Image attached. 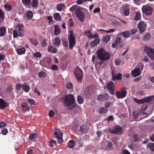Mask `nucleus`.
I'll list each match as a JSON object with an SVG mask.
<instances>
[{
	"label": "nucleus",
	"instance_id": "f257e3e1",
	"mask_svg": "<svg viewBox=\"0 0 154 154\" xmlns=\"http://www.w3.org/2000/svg\"><path fill=\"white\" fill-rule=\"evenodd\" d=\"M98 59L101 61H105L108 60L110 58V54L106 51L103 48L98 49L97 51Z\"/></svg>",
	"mask_w": 154,
	"mask_h": 154
},
{
	"label": "nucleus",
	"instance_id": "f03ea898",
	"mask_svg": "<svg viewBox=\"0 0 154 154\" xmlns=\"http://www.w3.org/2000/svg\"><path fill=\"white\" fill-rule=\"evenodd\" d=\"M24 26L20 23L18 24L16 26V29L13 31V36L14 38L18 36L21 37L24 35L25 31L24 30Z\"/></svg>",
	"mask_w": 154,
	"mask_h": 154
},
{
	"label": "nucleus",
	"instance_id": "7ed1b4c3",
	"mask_svg": "<svg viewBox=\"0 0 154 154\" xmlns=\"http://www.w3.org/2000/svg\"><path fill=\"white\" fill-rule=\"evenodd\" d=\"M74 98L72 94H69L65 96L64 100V104L65 106L68 107L74 105Z\"/></svg>",
	"mask_w": 154,
	"mask_h": 154
},
{
	"label": "nucleus",
	"instance_id": "20e7f679",
	"mask_svg": "<svg viewBox=\"0 0 154 154\" xmlns=\"http://www.w3.org/2000/svg\"><path fill=\"white\" fill-rule=\"evenodd\" d=\"M143 64L141 63H140L132 71V76L136 77L140 75L143 70Z\"/></svg>",
	"mask_w": 154,
	"mask_h": 154
},
{
	"label": "nucleus",
	"instance_id": "39448f33",
	"mask_svg": "<svg viewBox=\"0 0 154 154\" xmlns=\"http://www.w3.org/2000/svg\"><path fill=\"white\" fill-rule=\"evenodd\" d=\"M75 75L78 82L79 83H81L82 79L83 77L82 70L79 67H77L75 70Z\"/></svg>",
	"mask_w": 154,
	"mask_h": 154
},
{
	"label": "nucleus",
	"instance_id": "423d86ee",
	"mask_svg": "<svg viewBox=\"0 0 154 154\" xmlns=\"http://www.w3.org/2000/svg\"><path fill=\"white\" fill-rule=\"evenodd\" d=\"M144 51L151 59H154V50L147 46H145Z\"/></svg>",
	"mask_w": 154,
	"mask_h": 154
},
{
	"label": "nucleus",
	"instance_id": "0eeeda50",
	"mask_svg": "<svg viewBox=\"0 0 154 154\" xmlns=\"http://www.w3.org/2000/svg\"><path fill=\"white\" fill-rule=\"evenodd\" d=\"M54 136L57 139V141L59 143H60L63 142L62 134L60 130L57 129H54Z\"/></svg>",
	"mask_w": 154,
	"mask_h": 154
},
{
	"label": "nucleus",
	"instance_id": "6e6552de",
	"mask_svg": "<svg viewBox=\"0 0 154 154\" xmlns=\"http://www.w3.org/2000/svg\"><path fill=\"white\" fill-rule=\"evenodd\" d=\"M142 9L143 13L147 16L151 15L152 12V8L147 5L143 6Z\"/></svg>",
	"mask_w": 154,
	"mask_h": 154
},
{
	"label": "nucleus",
	"instance_id": "1a4fd4ad",
	"mask_svg": "<svg viewBox=\"0 0 154 154\" xmlns=\"http://www.w3.org/2000/svg\"><path fill=\"white\" fill-rule=\"evenodd\" d=\"M70 34L69 38V47L70 49H72L75 44V37L72 31L70 32Z\"/></svg>",
	"mask_w": 154,
	"mask_h": 154
},
{
	"label": "nucleus",
	"instance_id": "9d476101",
	"mask_svg": "<svg viewBox=\"0 0 154 154\" xmlns=\"http://www.w3.org/2000/svg\"><path fill=\"white\" fill-rule=\"evenodd\" d=\"M123 131L122 128L120 126L116 125L112 129L109 130V132L112 134H119L122 133Z\"/></svg>",
	"mask_w": 154,
	"mask_h": 154
},
{
	"label": "nucleus",
	"instance_id": "9b49d317",
	"mask_svg": "<svg viewBox=\"0 0 154 154\" xmlns=\"http://www.w3.org/2000/svg\"><path fill=\"white\" fill-rule=\"evenodd\" d=\"M112 78L113 81L116 80H119L121 79L122 78V74L119 73L117 72L115 70H114L112 72Z\"/></svg>",
	"mask_w": 154,
	"mask_h": 154
},
{
	"label": "nucleus",
	"instance_id": "f8f14e48",
	"mask_svg": "<svg viewBox=\"0 0 154 154\" xmlns=\"http://www.w3.org/2000/svg\"><path fill=\"white\" fill-rule=\"evenodd\" d=\"M116 96L119 99L124 97L126 95V92L125 88L122 89L120 91H117L115 93Z\"/></svg>",
	"mask_w": 154,
	"mask_h": 154
},
{
	"label": "nucleus",
	"instance_id": "ddd939ff",
	"mask_svg": "<svg viewBox=\"0 0 154 154\" xmlns=\"http://www.w3.org/2000/svg\"><path fill=\"white\" fill-rule=\"evenodd\" d=\"M81 9H77L75 14L79 19L82 22H83L84 21L85 15L84 13L81 11Z\"/></svg>",
	"mask_w": 154,
	"mask_h": 154
},
{
	"label": "nucleus",
	"instance_id": "4468645a",
	"mask_svg": "<svg viewBox=\"0 0 154 154\" xmlns=\"http://www.w3.org/2000/svg\"><path fill=\"white\" fill-rule=\"evenodd\" d=\"M147 26V24L143 21L140 22L138 24V27L140 33L143 32Z\"/></svg>",
	"mask_w": 154,
	"mask_h": 154
},
{
	"label": "nucleus",
	"instance_id": "2eb2a0df",
	"mask_svg": "<svg viewBox=\"0 0 154 154\" xmlns=\"http://www.w3.org/2000/svg\"><path fill=\"white\" fill-rule=\"evenodd\" d=\"M109 98V95L107 94H99L97 97V100L100 101H104L108 100Z\"/></svg>",
	"mask_w": 154,
	"mask_h": 154
},
{
	"label": "nucleus",
	"instance_id": "dca6fc26",
	"mask_svg": "<svg viewBox=\"0 0 154 154\" xmlns=\"http://www.w3.org/2000/svg\"><path fill=\"white\" fill-rule=\"evenodd\" d=\"M115 84L112 82H108L106 85V88L110 91H112L114 89Z\"/></svg>",
	"mask_w": 154,
	"mask_h": 154
},
{
	"label": "nucleus",
	"instance_id": "f3484780",
	"mask_svg": "<svg viewBox=\"0 0 154 154\" xmlns=\"http://www.w3.org/2000/svg\"><path fill=\"white\" fill-rule=\"evenodd\" d=\"M80 129L82 133H85L87 132L88 131L89 128L87 125L85 124L81 126Z\"/></svg>",
	"mask_w": 154,
	"mask_h": 154
},
{
	"label": "nucleus",
	"instance_id": "a211bd4d",
	"mask_svg": "<svg viewBox=\"0 0 154 154\" xmlns=\"http://www.w3.org/2000/svg\"><path fill=\"white\" fill-rule=\"evenodd\" d=\"M21 107L22 110L24 112L28 111L30 109L29 107V106L27 104L25 103H23L21 104Z\"/></svg>",
	"mask_w": 154,
	"mask_h": 154
},
{
	"label": "nucleus",
	"instance_id": "6ab92c4d",
	"mask_svg": "<svg viewBox=\"0 0 154 154\" xmlns=\"http://www.w3.org/2000/svg\"><path fill=\"white\" fill-rule=\"evenodd\" d=\"M66 8L65 5L63 3H60L57 5L56 6L57 10L59 11H63Z\"/></svg>",
	"mask_w": 154,
	"mask_h": 154
},
{
	"label": "nucleus",
	"instance_id": "aec40b11",
	"mask_svg": "<svg viewBox=\"0 0 154 154\" xmlns=\"http://www.w3.org/2000/svg\"><path fill=\"white\" fill-rule=\"evenodd\" d=\"M26 51V50L24 48H19L17 50V53L20 55L24 54Z\"/></svg>",
	"mask_w": 154,
	"mask_h": 154
},
{
	"label": "nucleus",
	"instance_id": "412c9836",
	"mask_svg": "<svg viewBox=\"0 0 154 154\" xmlns=\"http://www.w3.org/2000/svg\"><path fill=\"white\" fill-rule=\"evenodd\" d=\"M7 106V103L4 100L2 99H0V108L2 109H3Z\"/></svg>",
	"mask_w": 154,
	"mask_h": 154
},
{
	"label": "nucleus",
	"instance_id": "4be33fe9",
	"mask_svg": "<svg viewBox=\"0 0 154 154\" xmlns=\"http://www.w3.org/2000/svg\"><path fill=\"white\" fill-rule=\"evenodd\" d=\"M6 32V28L5 26H2L0 27V36L1 37L3 36L5 34Z\"/></svg>",
	"mask_w": 154,
	"mask_h": 154
},
{
	"label": "nucleus",
	"instance_id": "5701e85b",
	"mask_svg": "<svg viewBox=\"0 0 154 154\" xmlns=\"http://www.w3.org/2000/svg\"><path fill=\"white\" fill-rule=\"evenodd\" d=\"M81 8L79 6H78L77 5H74L70 8L69 11L72 12L75 11V13L77 9L79 10V9H81Z\"/></svg>",
	"mask_w": 154,
	"mask_h": 154
},
{
	"label": "nucleus",
	"instance_id": "b1692460",
	"mask_svg": "<svg viewBox=\"0 0 154 154\" xmlns=\"http://www.w3.org/2000/svg\"><path fill=\"white\" fill-rule=\"evenodd\" d=\"M123 10L124 11V14L125 16H128L129 15L130 13V8L128 6H125L124 7Z\"/></svg>",
	"mask_w": 154,
	"mask_h": 154
},
{
	"label": "nucleus",
	"instance_id": "393cba45",
	"mask_svg": "<svg viewBox=\"0 0 154 154\" xmlns=\"http://www.w3.org/2000/svg\"><path fill=\"white\" fill-rule=\"evenodd\" d=\"M151 97H148L143 99H141L142 104L148 103L151 100Z\"/></svg>",
	"mask_w": 154,
	"mask_h": 154
},
{
	"label": "nucleus",
	"instance_id": "a878e982",
	"mask_svg": "<svg viewBox=\"0 0 154 154\" xmlns=\"http://www.w3.org/2000/svg\"><path fill=\"white\" fill-rule=\"evenodd\" d=\"M54 19L56 21H60L61 20V18L60 14L58 13H55L53 15Z\"/></svg>",
	"mask_w": 154,
	"mask_h": 154
},
{
	"label": "nucleus",
	"instance_id": "bb28decb",
	"mask_svg": "<svg viewBox=\"0 0 154 154\" xmlns=\"http://www.w3.org/2000/svg\"><path fill=\"white\" fill-rule=\"evenodd\" d=\"M100 41V40L98 38L95 39L91 42V45L92 46H94L98 44Z\"/></svg>",
	"mask_w": 154,
	"mask_h": 154
},
{
	"label": "nucleus",
	"instance_id": "cd10ccee",
	"mask_svg": "<svg viewBox=\"0 0 154 154\" xmlns=\"http://www.w3.org/2000/svg\"><path fill=\"white\" fill-rule=\"evenodd\" d=\"M107 146L106 147L105 149L106 150H110L112 149L113 144L112 142H109L108 143Z\"/></svg>",
	"mask_w": 154,
	"mask_h": 154
},
{
	"label": "nucleus",
	"instance_id": "c85d7f7f",
	"mask_svg": "<svg viewBox=\"0 0 154 154\" xmlns=\"http://www.w3.org/2000/svg\"><path fill=\"white\" fill-rule=\"evenodd\" d=\"M48 51H51L53 53H55L57 51V49L54 47L50 46L48 48Z\"/></svg>",
	"mask_w": 154,
	"mask_h": 154
},
{
	"label": "nucleus",
	"instance_id": "c756f323",
	"mask_svg": "<svg viewBox=\"0 0 154 154\" xmlns=\"http://www.w3.org/2000/svg\"><path fill=\"white\" fill-rule=\"evenodd\" d=\"M68 147L70 148H72L75 146V142L73 140H70L68 143Z\"/></svg>",
	"mask_w": 154,
	"mask_h": 154
},
{
	"label": "nucleus",
	"instance_id": "7c9ffc66",
	"mask_svg": "<svg viewBox=\"0 0 154 154\" xmlns=\"http://www.w3.org/2000/svg\"><path fill=\"white\" fill-rule=\"evenodd\" d=\"M26 14L27 17L29 19H31L33 16V13L31 11H28L26 12Z\"/></svg>",
	"mask_w": 154,
	"mask_h": 154
},
{
	"label": "nucleus",
	"instance_id": "2f4dec72",
	"mask_svg": "<svg viewBox=\"0 0 154 154\" xmlns=\"http://www.w3.org/2000/svg\"><path fill=\"white\" fill-rule=\"evenodd\" d=\"M38 3L37 0H32L31 2V5L35 8L37 7Z\"/></svg>",
	"mask_w": 154,
	"mask_h": 154
},
{
	"label": "nucleus",
	"instance_id": "473e14b6",
	"mask_svg": "<svg viewBox=\"0 0 154 154\" xmlns=\"http://www.w3.org/2000/svg\"><path fill=\"white\" fill-rule=\"evenodd\" d=\"M141 18V14L140 12H137L134 18V19L136 20H140Z\"/></svg>",
	"mask_w": 154,
	"mask_h": 154
},
{
	"label": "nucleus",
	"instance_id": "72a5a7b5",
	"mask_svg": "<svg viewBox=\"0 0 154 154\" xmlns=\"http://www.w3.org/2000/svg\"><path fill=\"white\" fill-rule=\"evenodd\" d=\"M90 30H87L85 31L84 32V34L86 35L89 38H91L92 37V34Z\"/></svg>",
	"mask_w": 154,
	"mask_h": 154
},
{
	"label": "nucleus",
	"instance_id": "f704fd0d",
	"mask_svg": "<svg viewBox=\"0 0 154 154\" xmlns=\"http://www.w3.org/2000/svg\"><path fill=\"white\" fill-rule=\"evenodd\" d=\"M107 109L105 107H102L100 108L99 109V112L100 114H101L103 113H106L107 112Z\"/></svg>",
	"mask_w": 154,
	"mask_h": 154
},
{
	"label": "nucleus",
	"instance_id": "c9c22d12",
	"mask_svg": "<svg viewBox=\"0 0 154 154\" xmlns=\"http://www.w3.org/2000/svg\"><path fill=\"white\" fill-rule=\"evenodd\" d=\"M60 32V30L58 26H55L54 33L56 35H58Z\"/></svg>",
	"mask_w": 154,
	"mask_h": 154
},
{
	"label": "nucleus",
	"instance_id": "e433bc0d",
	"mask_svg": "<svg viewBox=\"0 0 154 154\" xmlns=\"http://www.w3.org/2000/svg\"><path fill=\"white\" fill-rule=\"evenodd\" d=\"M22 88L26 92H29V87L26 84H23L22 85Z\"/></svg>",
	"mask_w": 154,
	"mask_h": 154
},
{
	"label": "nucleus",
	"instance_id": "4c0bfd02",
	"mask_svg": "<svg viewBox=\"0 0 154 154\" xmlns=\"http://www.w3.org/2000/svg\"><path fill=\"white\" fill-rule=\"evenodd\" d=\"M37 134L35 133L31 134L29 136V139L31 140H33L37 137Z\"/></svg>",
	"mask_w": 154,
	"mask_h": 154
},
{
	"label": "nucleus",
	"instance_id": "58836bf2",
	"mask_svg": "<svg viewBox=\"0 0 154 154\" xmlns=\"http://www.w3.org/2000/svg\"><path fill=\"white\" fill-rule=\"evenodd\" d=\"M4 7L5 10L7 11H10L12 8L11 6L8 4H5L4 5Z\"/></svg>",
	"mask_w": 154,
	"mask_h": 154
},
{
	"label": "nucleus",
	"instance_id": "ea45409f",
	"mask_svg": "<svg viewBox=\"0 0 154 154\" xmlns=\"http://www.w3.org/2000/svg\"><path fill=\"white\" fill-rule=\"evenodd\" d=\"M123 36L125 38H128L130 36V33L129 31H125L123 32Z\"/></svg>",
	"mask_w": 154,
	"mask_h": 154
},
{
	"label": "nucleus",
	"instance_id": "a19ab883",
	"mask_svg": "<svg viewBox=\"0 0 154 154\" xmlns=\"http://www.w3.org/2000/svg\"><path fill=\"white\" fill-rule=\"evenodd\" d=\"M22 2L26 6L30 5L31 0H22Z\"/></svg>",
	"mask_w": 154,
	"mask_h": 154
},
{
	"label": "nucleus",
	"instance_id": "79ce46f5",
	"mask_svg": "<svg viewBox=\"0 0 154 154\" xmlns=\"http://www.w3.org/2000/svg\"><path fill=\"white\" fill-rule=\"evenodd\" d=\"M60 40L58 38H56L55 39V42H54V44L55 45L57 46L60 43Z\"/></svg>",
	"mask_w": 154,
	"mask_h": 154
},
{
	"label": "nucleus",
	"instance_id": "37998d69",
	"mask_svg": "<svg viewBox=\"0 0 154 154\" xmlns=\"http://www.w3.org/2000/svg\"><path fill=\"white\" fill-rule=\"evenodd\" d=\"M148 147L152 151H154V143H149L147 145Z\"/></svg>",
	"mask_w": 154,
	"mask_h": 154
},
{
	"label": "nucleus",
	"instance_id": "c03bdc74",
	"mask_svg": "<svg viewBox=\"0 0 154 154\" xmlns=\"http://www.w3.org/2000/svg\"><path fill=\"white\" fill-rule=\"evenodd\" d=\"M150 38V35L149 33L148 32L143 36V39L145 40H147L149 39Z\"/></svg>",
	"mask_w": 154,
	"mask_h": 154
},
{
	"label": "nucleus",
	"instance_id": "a18cd8bd",
	"mask_svg": "<svg viewBox=\"0 0 154 154\" xmlns=\"http://www.w3.org/2000/svg\"><path fill=\"white\" fill-rule=\"evenodd\" d=\"M30 42L33 45L36 46L38 45L37 41L33 38H30L29 39Z\"/></svg>",
	"mask_w": 154,
	"mask_h": 154
},
{
	"label": "nucleus",
	"instance_id": "49530a36",
	"mask_svg": "<svg viewBox=\"0 0 154 154\" xmlns=\"http://www.w3.org/2000/svg\"><path fill=\"white\" fill-rule=\"evenodd\" d=\"M110 39V36L109 35H105L103 38V40L104 42H107Z\"/></svg>",
	"mask_w": 154,
	"mask_h": 154
},
{
	"label": "nucleus",
	"instance_id": "de8ad7c7",
	"mask_svg": "<svg viewBox=\"0 0 154 154\" xmlns=\"http://www.w3.org/2000/svg\"><path fill=\"white\" fill-rule=\"evenodd\" d=\"M0 18L2 19L5 18V14L3 11L0 8Z\"/></svg>",
	"mask_w": 154,
	"mask_h": 154
},
{
	"label": "nucleus",
	"instance_id": "09e8293b",
	"mask_svg": "<svg viewBox=\"0 0 154 154\" xmlns=\"http://www.w3.org/2000/svg\"><path fill=\"white\" fill-rule=\"evenodd\" d=\"M50 145L51 147L54 146H55L56 141L54 140H51L50 141Z\"/></svg>",
	"mask_w": 154,
	"mask_h": 154
},
{
	"label": "nucleus",
	"instance_id": "8fccbe9b",
	"mask_svg": "<svg viewBox=\"0 0 154 154\" xmlns=\"http://www.w3.org/2000/svg\"><path fill=\"white\" fill-rule=\"evenodd\" d=\"M83 100L82 98L80 96H78V102L79 104H82L83 102Z\"/></svg>",
	"mask_w": 154,
	"mask_h": 154
},
{
	"label": "nucleus",
	"instance_id": "3c124183",
	"mask_svg": "<svg viewBox=\"0 0 154 154\" xmlns=\"http://www.w3.org/2000/svg\"><path fill=\"white\" fill-rule=\"evenodd\" d=\"M46 75V73L44 72H40L38 73V76L41 77H45Z\"/></svg>",
	"mask_w": 154,
	"mask_h": 154
},
{
	"label": "nucleus",
	"instance_id": "603ef678",
	"mask_svg": "<svg viewBox=\"0 0 154 154\" xmlns=\"http://www.w3.org/2000/svg\"><path fill=\"white\" fill-rule=\"evenodd\" d=\"M51 69L52 70H57L58 69V67L57 65L53 64L51 65Z\"/></svg>",
	"mask_w": 154,
	"mask_h": 154
},
{
	"label": "nucleus",
	"instance_id": "864d4df0",
	"mask_svg": "<svg viewBox=\"0 0 154 154\" xmlns=\"http://www.w3.org/2000/svg\"><path fill=\"white\" fill-rule=\"evenodd\" d=\"M28 102L31 105H35V101L33 99H28Z\"/></svg>",
	"mask_w": 154,
	"mask_h": 154
},
{
	"label": "nucleus",
	"instance_id": "5fc2aeb1",
	"mask_svg": "<svg viewBox=\"0 0 154 154\" xmlns=\"http://www.w3.org/2000/svg\"><path fill=\"white\" fill-rule=\"evenodd\" d=\"M8 130L6 128H4L2 131V133L4 135H6L8 133Z\"/></svg>",
	"mask_w": 154,
	"mask_h": 154
},
{
	"label": "nucleus",
	"instance_id": "6e6d98bb",
	"mask_svg": "<svg viewBox=\"0 0 154 154\" xmlns=\"http://www.w3.org/2000/svg\"><path fill=\"white\" fill-rule=\"evenodd\" d=\"M130 32L131 35H133L137 32V29L136 28L132 29L130 30Z\"/></svg>",
	"mask_w": 154,
	"mask_h": 154
},
{
	"label": "nucleus",
	"instance_id": "4d7b16f0",
	"mask_svg": "<svg viewBox=\"0 0 154 154\" xmlns=\"http://www.w3.org/2000/svg\"><path fill=\"white\" fill-rule=\"evenodd\" d=\"M34 56L36 57L40 58L42 57V54L39 52H36L34 54Z\"/></svg>",
	"mask_w": 154,
	"mask_h": 154
},
{
	"label": "nucleus",
	"instance_id": "13d9d810",
	"mask_svg": "<svg viewBox=\"0 0 154 154\" xmlns=\"http://www.w3.org/2000/svg\"><path fill=\"white\" fill-rule=\"evenodd\" d=\"M134 101L139 104H142L141 99H138L137 98H134Z\"/></svg>",
	"mask_w": 154,
	"mask_h": 154
},
{
	"label": "nucleus",
	"instance_id": "bf43d9fd",
	"mask_svg": "<svg viewBox=\"0 0 154 154\" xmlns=\"http://www.w3.org/2000/svg\"><path fill=\"white\" fill-rule=\"evenodd\" d=\"M134 141L135 142L140 141L139 139L136 134H135L134 135Z\"/></svg>",
	"mask_w": 154,
	"mask_h": 154
},
{
	"label": "nucleus",
	"instance_id": "052dcab7",
	"mask_svg": "<svg viewBox=\"0 0 154 154\" xmlns=\"http://www.w3.org/2000/svg\"><path fill=\"white\" fill-rule=\"evenodd\" d=\"M85 93L86 95H89L91 94V92L90 91V89L89 88H87L85 90Z\"/></svg>",
	"mask_w": 154,
	"mask_h": 154
},
{
	"label": "nucleus",
	"instance_id": "680f3d73",
	"mask_svg": "<svg viewBox=\"0 0 154 154\" xmlns=\"http://www.w3.org/2000/svg\"><path fill=\"white\" fill-rule=\"evenodd\" d=\"M7 124L6 123L4 122H2L0 123V128H2L5 127Z\"/></svg>",
	"mask_w": 154,
	"mask_h": 154
},
{
	"label": "nucleus",
	"instance_id": "e2e57ef3",
	"mask_svg": "<svg viewBox=\"0 0 154 154\" xmlns=\"http://www.w3.org/2000/svg\"><path fill=\"white\" fill-rule=\"evenodd\" d=\"M121 62V60L118 59H116L115 61V63L116 65H119L120 63Z\"/></svg>",
	"mask_w": 154,
	"mask_h": 154
},
{
	"label": "nucleus",
	"instance_id": "0e129e2a",
	"mask_svg": "<svg viewBox=\"0 0 154 154\" xmlns=\"http://www.w3.org/2000/svg\"><path fill=\"white\" fill-rule=\"evenodd\" d=\"M13 88L12 85H10L8 88H7L6 91L8 92H11V91L13 90Z\"/></svg>",
	"mask_w": 154,
	"mask_h": 154
},
{
	"label": "nucleus",
	"instance_id": "69168bd1",
	"mask_svg": "<svg viewBox=\"0 0 154 154\" xmlns=\"http://www.w3.org/2000/svg\"><path fill=\"white\" fill-rule=\"evenodd\" d=\"M121 41V39L120 38H118L116 40L115 43L117 44V45H118L119 43H120Z\"/></svg>",
	"mask_w": 154,
	"mask_h": 154
},
{
	"label": "nucleus",
	"instance_id": "338daca9",
	"mask_svg": "<svg viewBox=\"0 0 154 154\" xmlns=\"http://www.w3.org/2000/svg\"><path fill=\"white\" fill-rule=\"evenodd\" d=\"M106 119L108 121H110L113 120V118L112 116H110L106 118Z\"/></svg>",
	"mask_w": 154,
	"mask_h": 154
},
{
	"label": "nucleus",
	"instance_id": "774afa93",
	"mask_svg": "<svg viewBox=\"0 0 154 154\" xmlns=\"http://www.w3.org/2000/svg\"><path fill=\"white\" fill-rule=\"evenodd\" d=\"M47 18L49 20V22L51 23L52 22L53 18L52 16H47Z\"/></svg>",
	"mask_w": 154,
	"mask_h": 154
}]
</instances>
